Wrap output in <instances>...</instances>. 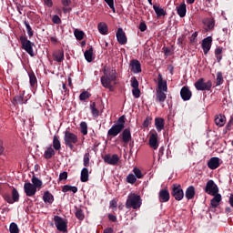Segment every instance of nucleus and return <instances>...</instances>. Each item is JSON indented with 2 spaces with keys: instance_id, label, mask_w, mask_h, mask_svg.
Masks as SVG:
<instances>
[{
  "instance_id": "f257e3e1",
  "label": "nucleus",
  "mask_w": 233,
  "mask_h": 233,
  "mask_svg": "<svg viewBox=\"0 0 233 233\" xmlns=\"http://www.w3.org/2000/svg\"><path fill=\"white\" fill-rule=\"evenodd\" d=\"M168 86L167 85V81L163 80V75L160 73L158 74L157 76V98L156 101L158 103H163L164 101L167 100V94Z\"/></svg>"
},
{
  "instance_id": "f03ea898",
  "label": "nucleus",
  "mask_w": 233,
  "mask_h": 233,
  "mask_svg": "<svg viewBox=\"0 0 233 233\" xmlns=\"http://www.w3.org/2000/svg\"><path fill=\"white\" fill-rule=\"evenodd\" d=\"M104 76H101V85L104 86V88H109V90H112V81H116V70L110 69L106 66L103 68Z\"/></svg>"
},
{
  "instance_id": "7ed1b4c3",
  "label": "nucleus",
  "mask_w": 233,
  "mask_h": 233,
  "mask_svg": "<svg viewBox=\"0 0 233 233\" xmlns=\"http://www.w3.org/2000/svg\"><path fill=\"white\" fill-rule=\"evenodd\" d=\"M141 208V197L136 193H130L127 196V199L126 202V208H133L134 210H137V208Z\"/></svg>"
},
{
  "instance_id": "20e7f679",
  "label": "nucleus",
  "mask_w": 233,
  "mask_h": 233,
  "mask_svg": "<svg viewBox=\"0 0 233 233\" xmlns=\"http://www.w3.org/2000/svg\"><path fill=\"white\" fill-rule=\"evenodd\" d=\"M125 128V116H122L118 118L117 122L111 127L108 130L107 135L112 137H116V136L121 134L123 129Z\"/></svg>"
},
{
  "instance_id": "39448f33",
  "label": "nucleus",
  "mask_w": 233,
  "mask_h": 233,
  "mask_svg": "<svg viewBox=\"0 0 233 233\" xmlns=\"http://www.w3.org/2000/svg\"><path fill=\"white\" fill-rule=\"evenodd\" d=\"M64 141L65 145L68 147L71 150L74 149V145L79 141V138L77 137V135L70 132V131H66L65 136H64Z\"/></svg>"
},
{
  "instance_id": "423d86ee",
  "label": "nucleus",
  "mask_w": 233,
  "mask_h": 233,
  "mask_svg": "<svg viewBox=\"0 0 233 233\" xmlns=\"http://www.w3.org/2000/svg\"><path fill=\"white\" fill-rule=\"evenodd\" d=\"M20 43L23 50H25L31 57H34V44L25 35L20 36Z\"/></svg>"
},
{
  "instance_id": "0eeeda50",
  "label": "nucleus",
  "mask_w": 233,
  "mask_h": 233,
  "mask_svg": "<svg viewBox=\"0 0 233 233\" xmlns=\"http://www.w3.org/2000/svg\"><path fill=\"white\" fill-rule=\"evenodd\" d=\"M54 222L56 227V229L59 232H66L68 228V222H66V220H65L63 218L59 216H55Z\"/></svg>"
},
{
  "instance_id": "6e6552de",
  "label": "nucleus",
  "mask_w": 233,
  "mask_h": 233,
  "mask_svg": "<svg viewBox=\"0 0 233 233\" xmlns=\"http://www.w3.org/2000/svg\"><path fill=\"white\" fill-rule=\"evenodd\" d=\"M195 88L197 90H199L201 92L203 91H208L212 88V81L208 80V82H205V78H199L196 83H195Z\"/></svg>"
},
{
  "instance_id": "1a4fd4ad",
  "label": "nucleus",
  "mask_w": 233,
  "mask_h": 233,
  "mask_svg": "<svg viewBox=\"0 0 233 233\" xmlns=\"http://www.w3.org/2000/svg\"><path fill=\"white\" fill-rule=\"evenodd\" d=\"M219 187H218V185L214 182V180H208L206 184L205 187V193L208 194L209 196H216V194H218Z\"/></svg>"
},
{
  "instance_id": "9d476101",
  "label": "nucleus",
  "mask_w": 233,
  "mask_h": 233,
  "mask_svg": "<svg viewBox=\"0 0 233 233\" xmlns=\"http://www.w3.org/2000/svg\"><path fill=\"white\" fill-rule=\"evenodd\" d=\"M159 136L156 130H153L149 133V147L153 150H157L159 147Z\"/></svg>"
},
{
  "instance_id": "9b49d317",
  "label": "nucleus",
  "mask_w": 233,
  "mask_h": 233,
  "mask_svg": "<svg viewBox=\"0 0 233 233\" xmlns=\"http://www.w3.org/2000/svg\"><path fill=\"white\" fill-rule=\"evenodd\" d=\"M171 194L177 201H181V199L185 198V193L183 192V188H181V186L177 184L173 185Z\"/></svg>"
},
{
  "instance_id": "f8f14e48",
  "label": "nucleus",
  "mask_w": 233,
  "mask_h": 233,
  "mask_svg": "<svg viewBox=\"0 0 233 233\" xmlns=\"http://www.w3.org/2000/svg\"><path fill=\"white\" fill-rule=\"evenodd\" d=\"M131 86H132V95L136 99H139L141 97V90L139 89V81L136 76L131 78Z\"/></svg>"
},
{
  "instance_id": "ddd939ff",
  "label": "nucleus",
  "mask_w": 233,
  "mask_h": 233,
  "mask_svg": "<svg viewBox=\"0 0 233 233\" xmlns=\"http://www.w3.org/2000/svg\"><path fill=\"white\" fill-rule=\"evenodd\" d=\"M105 163H107V165H112L113 167H116L119 163V156L117 154H107L104 157Z\"/></svg>"
},
{
  "instance_id": "4468645a",
  "label": "nucleus",
  "mask_w": 233,
  "mask_h": 233,
  "mask_svg": "<svg viewBox=\"0 0 233 233\" xmlns=\"http://www.w3.org/2000/svg\"><path fill=\"white\" fill-rule=\"evenodd\" d=\"M24 190L25 195L28 198H32V196H35V192H37V189L35 188V187H34V185L30 182L25 183Z\"/></svg>"
},
{
  "instance_id": "2eb2a0df",
  "label": "nucleus",
  "mask_w": 233,
  "mask_h": 233,
  "mask_svg": "<svg viewBox=\"0 0 233 233\" xmlns=\"http://www.w3.org/2000/svg\"><path fill=\"white\" fill-rule=\"evenodd\" d=\"M129 68L133 74H141V63L137 59L130 61Z\"/></svg>"
},
{
  "instance_id": "dca6fc26",
  "label": "nucleus",
  "mask_w": 233,
  "mask_h": 233,
  "mask_svg": "<svg viewBox=\"0 0 233 233\" xmlns=\"http://www.w3.org/2000/svg\"><path fill=\"white\" fill-rule=\"evenodd\" d=\"M212 48V36H208L202 40V49L204 54L207 56Z\"/></svg>"
},
{
  "instance_id": "f3484780",
  "label": "nucleus",
  "mask_w": 233,
  "mask_h": 233,
  "mask_svg": "<svg viewBox=\"0 0 233 233\" xmlns=\"http://www.w3.org/2000/svg\"><path fill=\"white\" fill-rule=\"evenodd\" d=\"M180 96L183 101H190L192 98V91H190L188 86H185L180 90Z\"/></svg>"
},
{
  "instance_id": "a211bd4d",
  "label": "nucleus",
  "mask_w": 233,
  "mask_h": 233,
  "mask_svg": "<svg viewBox=\"0 0 233 233\" xmlns=\"http://www.w3.org/2000/svg\"><path fill=\"white\" fill-rule=\"evenodd\" d=\"M202 23L204 25V29L206 30V32H209V30H214L216 23L212 18H204L202 20Z\"/></svg>"
},
{
  "instance_id": "6ab92c4d",
  "label": "nucleus",
  "mask_w": 233,
  "mask_h": 233,
  "mask_svg": "<svg viewBox=\"0 0 233 233\" xmlns=\"http://www.w3.org/2000/svg\"><path fill=\"white\" fill-rule=\"evenodd\" d=\"M116 39L119 45H127V35L123 28H118L116 31Z\"/></svg>"
},
{
  "instance_id": "aec40b11",
  "label": "nucleus",
  "mask_w": 233,
  "mask_h": 233,
  "mask_svg": "<svg viewBox=\"0 0 233 233\" xmlns=\"http://www.w3.org/2000/svg\"><path fill=\"white\" fill-rule=\"evenodd\" d=\"M220 159L219 157H213L209 159L208 162V167L210 168V170H216V168H219V163Z\"/></svg>"
},
{
  "instance_id": "412c9836",
  "label": "nucleus",
  "mask_w": 233,
  "mask_h": 233,
  "mask_svg": "<svg viewBox=\"0 0 233 233\" xmlns=\"http://www.w3.org/2000/svg\"><path fill=\"white\" fill-rule=\"evenodd\" d=\"M170 200V193L167 189H161L159 192L160 203H167Z\"/></svg>"
},
{
  "instance_id": "4be33fe9",
  "label": "nucleus",
  "mask_w": 233,
  "mask_h": 233,
  "mask_svg": "<svg viewBox=\"0 0 233 233\" xmlns=\"http://www.w3.org/2000/svg\"><path fill=\"white\" fill-rule=\"evenodd\" d=\"M155 127L157 132H161V130L165 129V119L162 117H156L155 118Z\"/></svg>"
},
{
  "instance_id": "5701e85b",
  "label": "nucleus",
  "mask_w": 233,
  "mask_h": 233,
  "mask_svg": "<svg viewBox=\"0 0 233 233\" xmlns=\"http://www.w3.org/2000/svg\"><path fill=\"white\" fill-rule=\"evenodd\" d=\"M54 156H56V150H54V147H52V145H50L46 148V151L44 152V157L45 159H52Z\"/></svg>"
},
{
  "instance_id": "b1692460",
  "label": "nucleus",
  "mask_w": 233,
  "mask_h": 233,
  "mask_svg": "<svg viewBox=\"0 0 233 233\" xmlns=\"http://www.w3.org/2000/svg\"><path fill=\"white\" fill-rule=\"evenodd\" d=\"M212 196H214V198L211 199L210 205L213 208H218V207H219V203H221V194L217 193Z\"/></svg>"
},
{
  "instance_id": "393cba45",
  "label": "nucleus",
  "mask_w": 233,
  "mask_h": 233,
  "mask_svg": "<svg viewBox=\"0 0 233 233\" xmlns=\"http://www.w3.org/2000/svg\"><path fill=\"white\" fill-rule=\"evenodd\" d=\"M177 14L179 17H185L187 15V4L183 3L180 5L177 6Z\"/></svg>"
},
{
  "instance_id": "a878e982",
  "label": "nucleus",
  "mask_w": 233,
  "mask_h": 233,
  "mask_svg": "<svg viewBox=\"0 0 233 233\" xmlns=\"http://www.w3.org/2000/svg\"><path fill=\"white\" fill-rule=\"evenodd\" d=\"M153 10H155L157 17H165L167 15V11L157 5H153Z\"/></svg>"
},
{
  "instance_id": "bb28decb",
  "label": "nucleus",
  "mask_w": 233,
  "mask_h": 233,
  "mask_svg": "<svg viewBox=\"0 0 233 233\" xmlns=\"http://www.w3.org/2000/svg\"><path fill=\"white\" fill-rule=\"evenodd\" d=\"M26 103V100L25 101V94H20V95H17L14 97L13 99V105H25Z\"/></svg>"
},
{
  "instance_id": "cd10ccee",
  "label": "nucleus",
  "mask_w": 233,
  "mask_h": 233,
  "mask_svg": "<svg viewBox=\"0 0 233 233\" xmlns=\"http://www.w3.org/2000/svg\"><path fill=\"white\" fill-rule=\"evenodd\" d=\"M44 203H48V205H52L54 203V195L50 193V191H46L43 196Z\"/></svg>"
},
{
  "instance_id": "c85d7f7f",
  "label": "nucleus",
  "mask_w": 233,
  "mask_h": 233,
  "mask_svg": "<svg viewBox=\"0 0 233 233\" xmlns=\"http://www.w3.org/2000/svg\"><path fill=\"white\" fill-rule=\"evenodd\" d=\"M53 57L56 63H63L65 59V53L62 50H58L53 54Z\"/></svg>"
},
{
  "instance_id": "c756f323",
  "label": "nucleus",
  "mask_w": 233,
  "mask_h": 233,
  "mask_svg": "<svg viewBox=\"0 0 233 233\" xmlns=\"http://www.w3.org/2000/svg\"><path fill=\"white\" fill-rule=\"evenodd\" d=\"M195 196H196V187H194V186H189L186 190L187 199H194Z\"/></svg>"
},
{
  "instance_id": "7c9ffc66",
  "label": "nucleus",
  "mask_w": 233,
  "mask_h": 233,
  "mask_svg": "<svg viewBox=\"0 0 233 233\" xmlns=\"http://www.w3.org/2000/svg\"><path fill=\"white\" fill-rule=\"evenodd\" d=\"M225 123H227V118L223 115H218L215 117V124L217 127H225Z\"/></svg>"
},
{
  "instance_id": "2f4dec72",
  "label": "nucleus",
  "mask_w": 233,
  "mask_h": 233,
  "mask_svg": "<svg viewBox=\"0 0 233 233\" xmlns=\"http://www.w3.org/2000/svg\"><path fill=\"white\" fill-rule=\"evenodd\" d=\"M98 32L102 34V35H106L108 34V26L105 22H100L97 25Z\"/></svg>"
},
{
  "instance_id": "473e14b6",
  "label": "nucleus",
  "mask_w": 233,
  "mask_h": 233,
  "mask_svg": "<svg viewBox=\"0 0 233 233\" xmlns=\"http://www.w3.org/2000/svg\"><path fill=\"white\" fill-rule=\"evenodd\" d=\"M122 139L125 143H129L130 139H132V134L130 133V129H124L122 133Z\"/></svg>"
},
{
  "instance_id": "72a5a7b5",
  "label": "nucleus",
  "mask_w": 233,
  "mask_h": 233,
  "mask_svg": "<svg viewBox=\"0 0 233 233\" xmlns=\"http://www.w3.org/2000/svg\"><path fill=\"white\" fill-rule=\"evenodd\" d=\"M85 59L87 63H92L94 61V49L90 48L84 53Z\"/></svg>"
},
{
  "instance_id": "f704fd0d",
  "label": "nucleus",
  "mask_w": 233,
  "mask_h": 233,
  "mask_svg": "<svg viewBox=\"0 0 233 233\" xmlns=\"http://www.w3.org/2000/svg\"><path fill=\"white\" fill-rule=\"evenodd\" d=\"M80 180L82 181V183H86V181H88V168L84 167L82 169Z\"/></svg>"
},
{
  "instance_id": "c9c22d12",
  "label": "nucleus",
  "mask_w": 233,
  "mask_h": 233,
  "mask_svg": "<svg viewBox=\"0 0 233 233\" xmlns=\"http://www.w3.org/2000/svg\"><path fill=\"white\" fill-rule=\"evenodd\" d=\"M53 148L55 150H61V141H59V137H57V136H54Z\"/></svg>"
},
{
  "instance_id": "e433bc0d",
  "label": "nucleus",
  "mask_w": 233,
  "mask_h": 233,
  "mask_svg": "<svg viewBox=\"0 0 233 233\" xmlns=\"http://www.w3.org/2000/svg\"><path fill=\"white\" fill-rule=\"evenodd\" d=\"M74 35L77 41H83V39L85 38V32L79 29H75Z\"/></svg>"
},
{
  "instance_id": "4c0bfd02",
  "label": "nucleus",
  "mask_w": 233,
  "mask_h": 233,
  "mask_svg": "<svg viewBox=\"0 0 233 233\" xmlns=\"http://www.w3.org/2000/svg\"><path fill=\"white\" fill-rule=\"evenodd\" d=\"M90 110L93 117H99V110L96 108V102L90 104Z\"/></svg>"
},
{
  "instance_id": "58836bf2",
  "label": "nucleus",
  "mask_w": 233,
  "mask_h": 233,
  "mask_svg": "<svg viewBox=\"0 0 233 233\" xmlns=\"http://www.w3.org/2000/svg\"><path fill=\"white\" fill-rule=\"evenodd\" d=\"M31 181L33 183V187H35V188L36 189L41 188V187H43V181H41L36 177H33Z\"/></svg>"
},
{
  "instance_id": "ea45409f",
  "label": "nucleus",
  "mask_w": 233,
  "mask_h": 233,
  "mask_svg": "<svg viewBox=\"0 0 233 233\" xmlns=\"http://www.w3.org/2000/svg\"><path fill=\"white\" fill-rule=\"evenodd\" d=\"M80 131L83 136H86V134H88V124H86V122L80 123Z\"/></svg>"
},
{
  "instance_id": "a19ab883",
  "label": "nucleus",
  "mask_w": 233,
  "mask_h": 233,
  "mask_svg": "<svg viewBox=\"0 0 233 233\" xmlns=\"http://www.w3.org/2000/svg\"><path fill=\"white\" fill-rule=\"evenodd\" d=\"M29 83L31 86H35L37 85V77H35V74L30 73L29 74Z\"/></svg>"
},
{
  "instance_id": "79ce46f5",
  "label": "nucleus",
  "mask_w": 233,
  "mask_h": 233,
  "mask_svg": "<svg viewBox=\"0 0 233 233\" xmlns=\"http://www.w3.org/2000/svg\"><path fill=\"white\" fill-rule=\"evenodd\" d=\"M221 85H223V73L218 72L217 73L216 86H219Z\"/></svg>"
},
{
  "instance_id": "37998d69",
  "label": "nucleus",
  "mask_w": 233,
  "mask_h": 233,
  "mask_svg": "<svg viewBox=\"0 0 233 233\" xmlns=\"http://www.w3.org/2000/svg\"><path fill=\"white\" fill-rule=\"evenodd\" d=\"M9 232L10 233H19V228L17 227V224L12 222L9 227Z\"/></svg>"
},
{
  "instance_id": "c03bdc74",
  "label": "nucleus",
  "mask_w": 233,
  "mask_h": 233,
  "mask_svg": "<svg viewBox=\"0 0 233 233\" xmlns=\"http://www.w3.org/2000/svg\"><path fill=\"white\" fill-rule=\"evenodd\" d=\"M75 216L79 219V221H83V219H85V213L79 208L76 209Z\"/></svg>"
},
{
  "instance_id": "a18cd8bd",
  "label": "nucleus",
  "mask_w": 233,
  "mask_h": 233,
  "mask_svg": "<svg viewBox=\"0 0 233 233\" xmlns=\"http://www.w3.org/2000/svg\"><path fill=\"white\" fill-rule=\"evenodd\" d=\"M127 181L128 183H130V185H134V183H136V181H137V178L136 176H134V174H129L127 177Z\"/></svg>"
},
{
  "instance_id": "49530a36",
  "label": "nucleus",
  "mask_w": 233,
  "mask_h": 233,
  "mask_svg": "<svg viewBox=\"0 0 233 233\" xmlns=\"http://www.w3.org/2000/svg\"><path fill=\"white\" fill-rule=\"evenodd\" d=\"M133 172L135 174V177H137V179H143V173L141 172V169L134 167Z\"/></svg>"
},
{
  "instance_id": "de8ad7c7",
  "label": "nucleus",
  "mask_w": 233,
  "mask_h": 233,
  "mask_svg": "<svg viewBox=\"0 0 233 233\" xmlns=\"http://www.w3.org/2000/svg\"><path fill=\"white\" fill-rule=\"evenodd\" d=\"M12 199L14 203H15L16 201H19V192H17V189L15 188H13L12 190Z\"/></svg>"
},
{
  "instance_id": "09e8293b",
  "label": "nucleus",
  "mask_w": 233,
  "mask_h": 233,
  "mask_svg": "<svg viewBox=\"0 0 233 233\" xmlns=\"http://www.w3.org/2000/svg\"><path fill=\"white\" fill-rule=\"evenodd\" d=\"M90 97V93L88 91H84L80 94L79 99L80 101H86Z\"/></svg>"
},
{
  "instance_id": "8fccbe9b",
  "label": "nucleus",
  "mask_w": 233,
  "mask_h": 233,
  "mask_svg": "<svg viewBox=\"0 0 233 233\" xmlns=\"http://www.w3.org/2000/svg\"><path fill=\"white\" fill-rule=\"evenodd\" d=\"M25 25L28 36L32 37V35H34V30H32V26H30V24H28V22H25Z\"/></svg>"
},
{
  "instance_id": "3c124183",
  "label": "nucleus",
  "mask_w": 233,
  "mask_h": 233,
  "mask_svg": "<svg viewBox=\"0 0 233 233\" xmlns=\"http://www.w3.org/2000/svg\"><path fill=\"white\" fill-rule=\"evenodd\" d=\"M90 166V154L86 153L84 155V167H89Z\"/></svg>"
},
{
  "instance_id": "603ef678",
  "label": "nucleus",
  "mask_w": 233,
  "mask_h": 233,
  "mask_svg": "<svg viewBox=\"0 0 233 233\" xmlns=\"http://www.w3.org/2000/svg\"><path fill=\"white\" fill-rule=\"evenodd\" d=\"M105 3L111 8L112 12L116 14V7L114 6V0H104Z\"/></svg>"
},
{
  "instance_id": "864d4df0",
  "label": "nucleus",
  "mask_w": 233,
  "mask_h": 233,
  "mask_svg": "<svg viewBox=\"0 0 233 233\" xmlns=\"http://www.w3.org/2000/svg\"><path fill=\"white\" fill-rule=\"evenodd\" d=\"M52 21L55 25H61V18L57 15H53Z\"/></svg>"
},
{
  "instance_id": "5fc2aeb1",
  "label": "nucleus",
  "mask_w": 233,
  "mask_h": 233,
  "mask_svg": "<svg viewBox=\"0 0 233 233\" xmlns=\"http://www.w3.org/2000/svg\"><path fill=\"white\" fill-rule=\"evenodd\" d=\"M68 178V173L66 171H64L60 173L59 175V181H65Z\"/></svg>"
},
{
  "instance_id": "6e6d98bb",
  "label": "nucleus",
  "mask_w": 233,
  "mask_h": 233,
  "mask_svg": "<svg viewBox=\"0 0 233 233\" xmlns=\"http://www.w3.org/2000/svg\"><path fill=\"white\" fill-rule=\"evenodd\" d=\"M4 199H5V201H7V202L10 203L11 205L14 203V199L12 198V197L10 196V194H5V195H4Z\"/></svg>"
},
{
  "instance_id": "4d7b16f0",
  "label": "nucleus",
  "mask_w": 233,
  "mask_h": 233,
  "mask_svg": "<svg viewBox=\"0 0 233 233\" xmlns=\"http://www.w3.org/2000/svg\"><path fill=\"white\" fill-rule=\"evenodd\" d=\"M150 121H152V118H150V117L147 116V117L145 119L144 123H143V127H144L145 128H147V127L150 126Z\"/></svg>"
},
{
  "instance_id": "13d9d810",
  "label": "nucleus",
  "mask_w": 233,
  "mask_h": 233,
  "mask_svg": "<svg viewBox=\"0 0 233 233\" xmlns=\"http://www.w3.org/2000/svg\"><path fill=\"white\" fill-rule=\"evenodd\" d=\"M196 39H198V32H195L191 35L189 41L190 43H196Z\"/></svg>"
},
{
  "instance_id": "bf43d9fd",
  "label": "nucleus",
  "mask_w": 233,
  "mask_h": 233,
  "mask_svg": "<svg viewBox=\"0 0 233 233\" xmlns=\"http://www.w3.org/2000/svg\"><path fill=\"white\" fill-rule=\"evenodd\" d=\"M139 30H140V32H146V30H147V24L145 22H141L139 24Z\"/></svg>"
},
{
  "instance_id": "052dcab7",
  "label": "nucleus",
  "mask_w": 233,
  "mask_h": 233,
  "mask_svg": "<svg viewBox=\"0 0 233 233\" xmlns=\"http://www.w3.org/2000/svg\"><path fill=\"white\" fill-rule=\"evenodd\" d=\"M44 3L46 6H48V8H52V6L54 5L52 0H44Z\"/></svg>"
},
{
  "instance_id": "680f3d73",
  "label": "nucleus",
  "mask_w": 233,
  "mask_h": 233,
  "mask_svg": "<svg viewBox=\"0 0 233 233\" xmlns=\"http://www.w3.org/2000/svg\"><path fill=\"white\" fill-rule=\"evenodd\" d=\"M63 6H70L72 5V0H62Z\"/></svg>"
},
{
  "instance_id": "e2e57ef3",
  "label": "nucleus",
  "mask_w": 233,
  "mask_h": 233,
  "mask_svg": "<svg viewBox=\"0 0 233 233\" xmlns=\"http://www.w3.org/2000/svg\"><path fill=\"white\" fill-rule=\"evenodd\" d=\"M109 205L111 208H117V201L114 199L110 201Z\"/></svg>"
},
{
  "instance_id": "0e129e2a",
  "label": "nucleus",
  "mask_w": 233,
  "mask_h": 233,
  "mask_svg": "<svg viewBox=\"0 0 233 233\" xmlns=\"http://www.w3.org/2000/svg\"><path fill=\"white\" fill-rule=\"evenodd\" d=\"M108 219H109V221L116 222V221H117V217H116L114 215H108Z\"/></svg>"
},
{
  "instance_id": "69168bd1",
  "label": "nucleus",
  "mask_w": 233,
  "mask_h": 233,
  "mask_svg": "<svg viewBox=\"0 0 233 233\" xmlns=\"http://www.w3.org/2000/svg\"><path fill=\"white\" fill-rule=\"evenodd\" d=\"M71 186L66 185L62 188V192H70Z\"/></svg>"
},
{
  "instance_id": "338daca9",
  "label": "nucleus",
  "mask_w": 233,
  "mask_h": 233,
  "mask_svg": "<svg viewBox=\"0 0 233 233\" xmlns=\"http://www.w3.org/2000/svg\"><path fill=\"white\" fill-rule=\"evenodd\" d=\"M103 233H116V232H114V228H107L104 229Z\"/></svg>"
},
{
  "instance_id": "774afa93",
  "label": "nucleus",
  "mask_w": 233,
  "mask_h": 233,
  "mask_svg": "<svg viewBox=\"0 0 233 233\" xmlns=\"http://www.w3.org/2000/svg\"><path fill=\"white\" fill-rule=\"evenodd\" d=\"M229 205L233 208V195H230V197H229Z\"/></svg>"
}]
</instances>
